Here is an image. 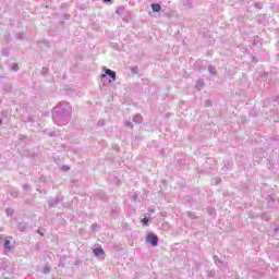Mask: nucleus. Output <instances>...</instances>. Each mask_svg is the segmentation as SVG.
Instances as JSON below:
<instances>
[{
    "label": "nucleus",
    "instance_id": "nucleus-1",
    "mask_svg": "<svg viewBox=\"0 0 279 279\" xmlns=\"http://www.w3.org/2000/svg\"><path fill=\"white\" fill-rule=\"evenodd\" d=\"M102 70L105 71V74H101V80H104V77H106V75H109V77H111V80H117V72L112 71L110 69L107 68H102Z\"/></svg>",
    "mask_w": 279,
    "mask_h": 279
},
{
    "label": "nucleus",
    "instance_id": "nucleus-2",
    "mask_svg": "<svg viewBox=\"0 0 279 279\" xmlns=\"http://www.w3.org/2000/svg\"><path fill=\"white\" fill-rule=\"evenodd\" d=\"M146 241H147V243H150L154 247H156V245H158V235H156L154 233H149L146 236Z\"/></svg>",
    "mask_w": 279,
    "mask_h": 279
},
{
    "label": "nucleus",
    "instance_id": "nucleus-3",
    "mask_svg": "<svg viewBox=\"0 0 279 279\" xmlns=\"http://www.w3.org/2000/svg\"><path fill=\"white\" fill-rule=\"evenodd\" d=\"M93 254H94L95 256H101V255L105 254V253H104V248H101V247L94 248V250H93Z\"/></svg>",
    "mask_w": 279,
    "mask_h": 279
},
{
    "label": "nucleus",
    "instance_id": "nucleus-4",
    "mask_svg": "<svg viewBox=\"0 0 279 279\" xmlns=\"http://www.w3.org/2000/svg\"><path fill=\"white\" fill-rule=\"evenodd\" d=\"M153 12H160L161 7L158 3L151 4Z\"/></svg>",
    "mask_w": 279,
    "mask_h": 279
},
{
    "label": "nucleus",
    "instance_id": "nucleus-5",
    "mask_svg": "<svg viewBox=\"0 0 279 279\" xmlns=\"http://www.w3.org/2000/svg\"><path fill=\"white\" fill-rule=\"evenodd\" d=\"M4 247H5L7 250H12L10 240H5V241H4Z\"/></svg>",
    "mask_w": 279,
    "mask_h": 279
},
{
    "label": "nucleus",
    "instance_id": "nucleus-6",
    "mask_svg": "<svg viewBox=\"0 0 279 279\" xmlns=\"http://www.w3.org/2000/svg\"><path fill=\"white\" fill-rule=\"evenodd\" d=\"M142 223H143L144 226H147V225L149 223V218H147V217L143 218V219H142Z\"/></svg>",
    "mask_w": 279,
    "mask_h": 279
},
{
    "label": "nucleus",
    "instance_id": "nucleus-7",
    "mask_svg": "<svg viewBox=\"0 0 279 279\" xmlns=\"http://www.w3.org/2000/svg\"><path fill=\"white\" fill-rule=\"evenodd\" d=\"M202 86H204V83L198 82V83H197V87H198V88H202Z\"/></svg>",
    "mask_w": 279,
    "mask_h": 279
},
{
    "label": "nucleus",
    "instance_id": "nucleus-8",
    "mask_svg": "<svg viewBox=\"0 0 279 279\" xmlns=\"http://www.w3.org/2000/svg\"><path fill=\"white\" fill-rule=\"evenodd\" d=\"M105 1V3H109V1H111V0H104Z\"/></svg>",
    "mask_w": 279,
    "mask_h": 279
}]
</instances>
